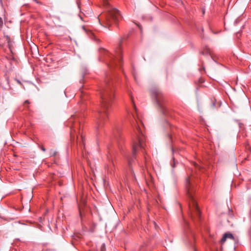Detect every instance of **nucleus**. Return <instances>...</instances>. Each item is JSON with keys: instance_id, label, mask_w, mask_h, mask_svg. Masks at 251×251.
<instances>
[{"instance_id": "nucleus-19", "label": "nucleus", "mask_w": 251, "mask_h": 251, "mask_svg": "<svg viewBox=\"0 0 251 251\" xmlns=\"http://www.w3.org/2000/svg\"><path fill=\"white\" fill-rule=\"evenodd\" d=\"M168 137L169 138L170 140L172 141V134H168Z\"/></svg>"}, {"instance_id": "nucleus-8", "label": "nucleus", "mask_w": 251, "mask_h": 251, "mask_svg": "<svg viewBox=\"0 0 251 251\" xmlns=\"http://www.w3.org/2000/svg\"><path fill=\"white\" fill-rule=\"evenodd\" d=\"M201 53L203 55L206 54H210V49L206 46L204 47L203 50L201 52Z\"/></svg>"}, {"instance_id": "nucleus-28", "label": "nucleus", "mask_w": 251, "mask_h": 251, "mask_svg": "<svg viewBox=\"0 0 251 251\" xmlns=\"http://www.w3.org/2000/svg\"><path fill=\"white\" fill-rule=\"evenodd\" d=\"M185 224H186V225L187 226H188V223H187V222H185Z\"/></svg>"}, {"instance_id": "nucleus-31", "label": "nucleus", "mask_w": 251, "mask_h": 251, "mask_svg": "<svg viewBox=\"0 0 251 251\" xmlns=\"http://www.w3.org/2000/svg\"><path fill=\"white\" fill-rule=\"evenodd\" d=\"M18 83H20V81L18 80Z\"/></svg>"}, {"instance_id": "nucleus-4", "label": "nucleus", "mask_w": 251, "mask_h": 251, "mask_svg": "<svg viewBox=\"0 0 251 251\" xmlns=\"http://www.w3.org/2000/svg\"><path fill=\"white\" fill-rule=\"evenodd\" d=\"M122 42V39L121 40L119 47L115 50L114 53H112L106 50H103V53L105 56V61L107 66L110 68H113L115 67H121L122 61V50L121 48V44Z\"/></svg>"}, {"instance_id": "nucleus-30", "label": "nucleus", "mask_w": 251, "mask_h": 251, "mask_svg": "<svg viewBox=\"0 0 251 251\" xmlns=\"http://www.w3.org/2000/svg\"><path fill=\"white\" fill-rule=\"evenodd\" d=\"M141 251H142V248L140 249Z\"/></svg>"}, {"instance_id": "nucleus-6", "label": "nucleus", "mask_w": 251, "mask_h": 251, "mask_svg": "<svg viewBox=\"0 0 251 251\" xmlns=\"http://www.w3.org/2000/svg\"><path fill=\"white\" fill-rule=\"evenodd\" d=\"M81 121H80L79 115L78 114L72 116L69 119L68 122V126H70L71 131L70 135L72 138H75L76 135L77 140L78 139L77 133L80 135L82 145L84 146V137L82 133H80V126Z\"/></svg>"}, {"instance_id": "nucleus-3", "label": "nucleus", "mask_w": 251, "mask_h": 251, "mask_svg": "<svg viewBox=\"0 0 251 251\" xmlns=\"http://www.w3.org/2000/svg\"><path fill=\"white\" fill-rule=\"evenodd\" d=\"M135 136L132 139V153L133 156L130 158L128 157L127 163L129 167L132 171V168H131L132 162L134 161L135 159V155L139 149H144L145 146V137L142 133V132L139 126L137 125L136 126V129L134 130Z\"/></svg>"}, {"instance_id": "nucleus-11", "label": "nucleus", "mask_w": 251, "mask_h": 251, "mask_svg": "<svg viewBox=\"0 0 251 251\" xmlns=\"http://www.w3.org/2000/svg\"><path fill=\"white\" fill-rule=\"evenodd\" d=\"M226 235H227V238H229V239H234V237L233 236V235L231 233H226Z\"/></svg>"}, {"instance_id": "nucleus-7", "label": "nucleus", "mask_w": 251, "mask_h": 251, "mask_svg": "<svg viewBox=\"0 0 251 251\" xmlns=\"http://www.w3.org/2000/svg\"><path fill=\"white\" fill-rule=\"evenodd\" d=\"M151 93L162 114L165 116L169 115L168 109L164 104V96L160 90L155 87L151 90Z\"/></svg>"}, {"instance_id": "nucleus-29", "label": "nucleus", "mask_w": 251, "mask_h": 251, "mask_svg": "<svg viewBox=\"0 0 251 251\" xmlns=\"http://www.w3.org/2000/svg\"><path fill=\"white\" fill-rule=\"evenodd\" d=\"M172 151H173V153L174 152V150L173 148H172Z\"/></svg>"}, {"instance_id": "nucleus-5", "label": "nucleus", "mask_w": 251, "mask_h": 251, "mask_svg": "<svg viewBox=\"0 0 251 251\" xmlns=\"http://www.w3.org/2000/svg\"><path fill=\"white\" fill-rule=\"evenodd\" d=\"M103 6L105 7L107 13L104 14L106 23L104 25L106 27L112 23L116 24L120 18L119 11L113 7L109 3V0H102Z\"/></svg>"}, {"instance_id": "nucleus-14", "label": "nucleus", "mask_w": 251, "mask_h": 251, "mask_svg": "<svg viewBox=\"0 0 251 251\" xmlns=\"http://www.w3.org/2000/svg\"><path fill=\"white\" fill-rule=\"evenodd\" d=\"M246 149L251 152V147L250 145H247L246 147Z\"/></svg>"}, {"instance_id": "nucleus-16", "label": "nucleus", "mask_w": 251, "mask_h": 251, "mask_svg": "<svg viewBox=\"0 0 251 251\" xmlns=\"http://www.w3.org/2000/svg\"><path fill=\"white\" fill-rule=\"evenodd\" d=\"M29 101L28 100H26L24 102V105L25 106L26 104H29Z\"/></svg>"}, {"instance_id": "nucleus-22", "label": "nucleus", "mask_w": 251, "mask_h": 251, "mask_svg": "<svg viewBox=\"0 0 251 251\" xmlns=\"http://www.w3.org/2000/svg\"><path fill=\"white\" fill-rule=\"evenodd\" d=\"M108 159L109 160V161H110L111 162V163L113 165V161L112 160H111L109 157L108 156Z\"/></svg>"}, {"instance_id": "nucleus-17", "label": "nucleus", "mask_w": 251, "mask_h": 251, "mask_svg": "<svg viewBox=\"0 0 251 251\" xmlns=\"http://www.w3.org/2000/svg\"><path fill=\"white\" fill-rule=\"evenodd\" d=\"M40 148L42 151H46V150L43 146H41Z\"/></svg>"}, {"instance_id": "nucleus-27", "label": "nucleus", "mask_w": 251, "mask_h": 251, "mask_svg": "<svg viewBox=\"0 0 251 251\" xmlns=\"http://www.w3.org/2000/svg\"><path fill=\"white\" fill-rule=\"evenodd\" d=\"M195 167H197L198 166V165H197V164H195Z\"/></svg>"}, {"instance_id": "nucleus-13", "label": "nucleus", "mask_w": 251, "mask_h": 251, "mask_svg": "<svg viewBox=\"0 0 251 251\" xmlns=\"http://www.w3.org/2000/svg\"><path fill=\"white\" fill-rule=\"evenodd\" d=\"M3 26V21L2 19L0 17V29L2 28Z\"/></svg>"}, {"instance_id": "nucleus-26", "label": "nucleus", "mask_w": 251, "mask_h": 251, "mask_svg": "<svg viewBox=\"0 0 251 251\" xmlns=\"http://www.w3.org/2000/svg\"><path fill=\"white\" fill-rule=\"evenodd\" d=\"M76 2H77V3L78 5H79V1H78V0H76Z\"/></svg>"}, {"instance_id": "nucleus-10", "label": "nucleus", "mask_w": 251, "mask_h": 251, "mask_svg": "<svg viewBox=\"0 0 251 251\" xmlns=\"http://www.w3.org/2000/svg\"><path fill=\"white\" fill-rule=\"evenodd\" d=\"M227 235H226V233H225L223 236V237L222 238V239H221V242L223 243H224L226 239H227Z\"/></svg>"}, {"instance_id": "nucleus-1", "label": "nucleus", "mask_w": 251, "mask_h": 251, "mask_svg": "<svg viewBox=\"0 0 251 251\" xmlns=\"http://www.w3.org/2000/svg\"><path fill=\"white\" fill-rule=\"evenodd\" d=\"M114 83L115 81L112 76L107 75L100 87L101 109L98 113L96 127L97 130L103 125L108 117L110 108L114 98Z\"/></svg>"}, {"instance_id": "nucleus-12", "label": "nucleus", "mask_w": 251, "mask_h": 251, "mask_svg": "<svg viewBox=\"0 0 251 251\" xmlns=\"http://www.w3.org/2000/svg\"><path fill=\"white\" fill-rule=\"evenodd\" d=\"M100 250L101 251H106L105 245L104 243L102 244V245H101Z\"/></svg>"}, {"instance_id": "nucleus-15", "label": "nucleus", "mask_w": 251, "mask_h": 251, "mask_svg": "<svg viewBox=\"0 0 251 251\" xmlns=\"http://www.w3.org/2000/svg\"><path fill=\"white\" fill-rule=\"evenodd\" d=\"M116 140H117V143H118L119 148H120V141L119 140V138L118 137H116Z\"/></svg>"}, {"instance_id": "nucleus-24", "label": "nucleus", "mask_w": 251, "mask_h": 251, "mask_svg": "<svg viewBox=\"0 0 251 251\" xmlns=\"http://www.w3.org/2000/svg\"><path fill=\"white\" fill-rule=\"evenodd\" d=\"M212 106L213 107H214L215 106V103H212Z\"/></svg>"}, {"instance_id": "nucleus-21", "label": "nucleus", "mask_w": 251, "mask_h": 251, "mask_svg": "<svg viewBox=\"0 0 251 251\" xmlns=\"http://www.w3.org/2000/svg\"><path fill=\"white\" fill-rule=\"evenodd\" d=\"M170 128H171V131L172 132H173V133H174V127H172V126H170Z\"/></svg>"}, {"instance_id": "nucleus-18", "label": "nucleus", "mask_w": 251, "mask_h": 251, "mask_svg": "<svg viewBox=\"0 0 251 251\" xmlns=\"http://www.w3.org/2000/svg\"><path fill=\"white\" fill-rule=\"evenodd\" d=\"M131 100H132V101H133V100H132V98H131ZM132 103H133V107H134V108L135 110L136 111V109L135 105V104H134V102H133V101H132Z\"/></svg>"}, {"instance_id": "nucleus-25", "label": "nucleus", "mask_w": 251, "mask_h": 251, "mask_svg": "<svg viewBox=\"0 0 251 251\" xmlns=\"http://www.w3.org/2000/svg\"><path fill=\"white\" fill-rule=\"evenodd\" d=\"M34 1L36 3H39V2L37 0H34Z\"/></svg>"}, {"instance_id": "nucleus-23", "label": "nucleus", "mask_w": 251, "mask_h": 251, "mask_svg": "<svg viewBox=\"0 0 251 251\" xmlns=\"http://www.w3.org/2000/svg\"><path fill=\"white\" fill-rule=\"evenodd\" d=\"M175 164H176V162H175V160L174 159V164H173V165H172V167H173V168H174V167H175Z\"/></svg>"}, {"instance_id": "nucleus-2", "label": "nucleus", "mask_w": 251, "mask_h": 251, "mask_svg": "<svg viewBox=\"0 0 251 251\" xmlns=\"http://www.w3.org/2000/svg\"><path fill=\"white\" fill-rule=\"evenodd\" d=\"M193 180V175L187 177L185 180V187L189 200V216L191 220L195 222L200 219L201 212L193 194L194 191L192 184Z\"/></svg>"}, {"instance_id": "nucleus-20", "label": "nucleus", "mask_w": 251, "mask_h": 251, "mask_svg": "<svg viewBox=\"0 0 251 251\" xmlns=\"http://www.w3.org/2000/svg\"><path fill=\"white\" fill-rule=\"evenodd\" d=\"M5 37L6 38V40L7 41V42L9 43V40H10V38H9V36L7 35V36H5Z\"/></svg>"}, {"instance_id": "nucleus-9", "label": "nucleus", "mask_w": 251, "mask_h": 251, "mask_svg": "<svg viewBox=\"0 0 251 251\" xmlns=\"http://www.w3.org/2000/svg\"><path fill=\"white\" fill-rule=\"evenodd\" d=\"M57 152L53 150H51L50 151V156H55L56 155Z\"/></svg>"}]
</instances>
